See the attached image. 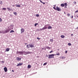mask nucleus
Here are the masks:
<instances>
[{
    "mask_svg": "<svg viewBox=\"0 0 78 78\" xmlns=\"http://www.w3.org/2000/svg\"><path fill=\"white\" fill-rule=\"evenodd\" d=\"M47 25H46L44 26V27L43 28V29L44 30L47 29Z\"/></svg>",
    "mask_w": 78,
    "mask_h": 78,
    "instance_id": "6",
    "label": "nucleus"
},
{
    "mask_svg": "<svg viewBox=\"0 0 78 78\" xmlns=\"http://www.w3.org/2000/svg\"><path fill=\"white\" fill-rule=\"evenodd\" d=\"M48 29H51L52 28V27H51V26H49L48 28Z\"/></svg>",
    "mask_w": 78,
    "mask_h": 78,
    "instance_id": "16",
    "label": "nucleus"
},
{
    "mask_svg": "<svg viewBox=\"0 0 78 78\" xmlns=\"http://www.w3.org/2000/svg\"><path fill=\"white\" fill-rule=\"evenodd\" d=\"M47 49H49V50L50 49V48L48 47H47Z\"/></svg>",
    "mask_w": 78,
    "mask_h": 78,
    "instance_id": "30",
    "label": "nucleus"
},
{
    "mask_svg": "<svg viewBox=\"0 0 78 78\" xmlns=\"http://www.w3.org/2000/svg\"><path fill=\"white\" fill-rule=\"evenodd\" d=\"M73 34H72L71 35V36H73Z\"/></svg>",
    "mask_w": 78,
    "mask_h": 78,
    "instance_id": "47",
    "label": "nucleus"
},
{
    "mask_svg": "<svg viewBox=\"0 0 78 78\" xmlns=\"http://www.w3.org/2000/svg\"><path fill=\"white\" fill-rule=\"evenodd\" d=\"M61 6L62 7H64L65 5H64V4H61Z\"/></svg>",
    "mask_w": 78,
    "mask_h": 78,
    "instance_id": "15",
    "label": "nucleus"
},
{
    "mask_svg": "<svg viewBox=\"0 0 78 78\" xmlns=\"http://www.w3.org/2000/svg\"><path fill=\"white\" fill-rule=\"evenodd\" d=\"M13 14H15V16H16V15L17 14V12H14Z\"/></svg>",
    "mask_w": 78,
    "mask_h": 78,
    "instance_id": "21",
    "label": "nucleus"
},
{
    "mask_svg": "<svg viewBox=\"0 0 78 78\" xmlns=\"http://www.w3.org/2000/svg\"><path fill=\"white\" fill-rule=\"evenodd\" d=\"M64 8H67V7L66 6H66H65Z\"/></svg>",
    "mask_w": 78,
    "mask_h": 78,
    "instance_id": "46",
    "label": "nucleus"
},
{
    "mask_svg": "<svg viewBox=\"0 0 78 78\" xmlns=\"http://www.w3.org/2000/svg\"><path fill=\"white\" fill-rule=\"evenodd\" d=\"M64 14H66V12H64Z\"/></svg>",
    "mask_w": 78,
    "mask_h": 78,
    "instance_id": "52",
    "label": "nucleus"
},
{
    "mask_svg": "<svg viewBox=\"0 0 78 78\" xmlns=\"http://www.w3.org/2000/svg\"><path fill=\"white\" fill-rule=\"evenodd\" d=\"M0 33H2V32L1 31H0Z\"/></svg>",
    "mask_w": 78,
    "mask_h": 78,
    "instance_id": "43",
    "label": "nucleus"
},
{
    "mask_svg": "<svg viewBox=\"0 0 78 78\" xmlns=\"http://www.w3.org/2000/svg\"><path fill=\"white\" fill-rule=\"evenodd\" d=\"M54 7H55L56 6V5H54Z\"/></svg>",
    "mask_w": 78,
    "mask_h": 78,
    "instance_id": "45",
    "label": "nucleus"
},
{
    "mask_svg": "<svg viewBox=\"0 0 78 78\" xmlns=\"http://www.w3.org/2000/svg\"><path fill=\"white\" fill-rule=\"evenodd\" d=\"M40 30H41V31H42V30H44V29H43V28H42V29H40Z\"/></svg>",
    "mask_w": 78,
    "mask_h": 78,
    "instance_id": "33",
    "label": "nucleus"
},
{
    "mask_svg": "<svg viewBox=\"0 0 78 78\" xmlns=\"http://www.w3.org/2000/svg\"><path fill=\"white\" fill-rule=\"evenodd\" d=\"M12 72H14V70H12Z\"/></svg>",
    "mask_w": 78,
    "mask_h": 78,
    "instance_id": "41",
    "label": "nucleus"
},
{
    "mask_svg": "<svg viewBox=\"0 0 78 78\" xmlns=\"http://www.w3.org/2000/svg\"><path fill=\"white\" fill-rule=\"evenodd\" d=\"M34 47V45L31 44H27V48H30H30H33V47Z\"/></svg>",
    "mask_w": 78,
    "mask_h": 78,
    "instance_id": "2",
    "label": "nucleus"
},
{
    "mask_svg": "<svg viewBox=\"0 0 78 78\" xmlns=\"http://www.w3.org/2000/svg\"><path fill=\"white\" fill-rule=\"evenodd\" d=\"M58 51H59V49H58Z\"/></svg>",
    "mask_w": 78,
    "mask_h": 78,
    "instance_id": "49",
    "label": "nucleus"
},
{
    "mask_svg": "<svg viewBox=\"0 0 78 78\" xmlns=\"http://www.w3.org/2000/svg\"><path fill=\"white\" fill-rule=\"evenodd\" d=\"M78 12V10L75 11V13H76V12Z\"/></svg>",
    "mask_w": 78,
    "mask_h": 78,
    "instance_id": "34",
    "label": "nucleus"
},
{
    "mask_svg": "<svg viewBox=\"0 0 78 78\" xmlns=\"http://www.w3.org/2000/svg\"><path fill=\"white\" fill-rule=\"evenodd\" d=\"M12 6H14V5H13Z\"/></svg>",
    "mask_w": 78,
    "mask_h": 78,
    "instance_id": "54",
    "label": "nucleus"
},
{
    "mask_svg": "<svg viewBox=\"0 0 78 78\" xmlns=\"http://www.w3.org/2000/svg\"><path fill=\"white\" fill-rule=\"evenodd\" d=\"M25 45H27V43H25Z\"/></svg>",
    "mask_w": 78,
    "mask_h": 78,
    "instance_id": "48",
    "label": "nucleus"
},
{
    "mask_svg": "<svg viewBox=\"0 0 78 78\" xmlns=\"http://www.w3.org/2000/svg\"><path fill=\"white\" fill-rule=\"evenodd\" d=\"M0 4H1V5H2V1H1V2H0Z\"/></svg>",
    "mask_w": 78,
    "mask_h": 78,
    "instance_id": "36",
    "label": "nucleus"
},
{
    "mask_svg": "<svg viewBox=\"0 0 78 78\" xmlns=\"http://www.w3.org/2000/svg\"><path fill=\"white\" fill-rule=\"evenodd\" d=\"M71 18H72V19H73V16H72Z\"/></svg>",
    "mask_w": 78,
    "mask_h": 78,
    "instance_id": "42",
    "label": "nucleus"
},
{
    "mask_svg": "<svg viewBox=\"0 0 78 78\" xmlns=\"http://www.w3.org/2000/svg\"><path fill=\"white\" fill-rule=\"evenodd\" d=\"M12 30V29L9 27L8 29H7V30H5V32L3 33L5 34V33H9V31H10V30Z\"/></svg>",
    "mask_w": 78,
    "mask_h": 78,
    "instance_id": "3",
    "label": "nucleus"
},
{
    "mask_svg": "<svg viewBox=\"0 0 78 78\" xmlns=\"http://www.w3.org/2000/svg\"><path fill=\"white\" fill-rule=\"evenodd\" d=\"M4 69L5 72H7V70H8V69H7V68L6 67H4Z\"/></svg>",
    "mask_w": 78,
    "mask_h": 78,
    "instance_id": "9",
    "label": "nucleus"
},
{
    "mask_svg": "<svg viewBox=\"0 0 78 78\" xmlns=\"http://www.w3.org/2000/svg\"><path fill=\"white\" fill-rule=\"evenodd\" d=\"M22 65H23V63H20L19 64H18V65H17V66H22Z\"/></svg>",
    "mask_w": 78,
    "mask_h": 78,
    "instance_id": "10",
    "label": "nucleus"
},
{
    "mask_svg": "<svg viewBox=\"0 0 78 78\" xmlns=\"http://www.w3.org/2000/svg\"><path fill=\"white\" fill-rule=\"evenodd\" d=\"M78 27H77V29L78 30Z\"/></svg>",
    "mask_w": 78,
    "mask_h": 78,
    "instance_id": "51",
    "label": "nucleus"
},
{
    "mask_svg": "<svg viewBox=\"0 0 78 78\" xmlns=\"http://www.w3.org/2000/svg\"><path fill=\"white\" fill-rule=\"evenodd\" d=\"M67 53V51H65V53Z\"/></svg>",
    "mask_w": 78,
    "mask_h": 78,
    "instance_id": "40",
    "label": "nucleus"
},
{
    "mask_svg": "<svg viewBox=\"0 0 78 78\" xmlns=\"http://www.w3.org/2000/svg\"><path fill=\"white\" fill-rule=\"evenodd\" d=\"M75 3L76 4V2H75Z\"/></svg>",
    "mask_w": 78,
    "mask_h": 78,
    "instance_id": "50",
    "label": "nucleus"
},
{
    "mask_svg": "<svg viewBox=\"0 0 78 78\" xmlns=\"http://www.w3.org/2000/svg\"><path fill=\"white\" fill-rule=\"evenodd\" d=\"M27 67L28 69H30V68H31V65H28Z\"/></svg>",
    "mask_w": 78,
    "mask_h": 78,
    "instance_id": "17",
    "label": "nucleus"
},
{
    "mask_svg": "<svg viewBox=\"0 0 78 78\" xmlns=\"http://www.w3.org/2000/svg\"><path fill=\"white\" fill-rule=\"evenodd\" d=\"M46 57H48V55H46Z\"/></svg>",
    "mask_w": 78,
    "mask_h": 78,
    "instance_id": "44",
    "label": "nucleus"
},
{
    "mask_svg": "<svg viewBox=\"0 0 78 78\" xmlns=\"http://www.w3.org/2000/svg\"><path fill=\"white\" fill-rule=\"evenodd\" d=\"M76 17H78V16H76Z\"/></svg>",
    "mask_w": 78,
    "mask_h": 78,
    "instance_id": "53",
    "label": "nucleus"
},
{
    "mask_svg": "<svg viewBox=\"0 0 78 78\" xmlns=\"http://www.w3.org/2000/svg\"><path fill=\"white\" fill-rule=\"evenodd\" d=\"M16 59L17 61H20L21 58H20L19 57H16Z\"/></svg>",
    "mask_w": 78,
    "mask_h": 78,
    "instance_id": "11",
    "label": "nucleus"
},
{
    "mask_svg": "<svg viewBox=\"0 0 78 78\" xmlns=\"http://www.w3.org/2000/svg\"><path fill=\"white\" fill-rule=\"evenodd\" d=\"M47 63H45L43 64V66H46L47 65Z\"/></svg>",
    "mask_w": 78,
    "mask_h": 78,
    "instance_id": "26",
    "label": "nucleus"
},
{
    "mask_svg": "<svg viewBox=\"0 0 78 78\" xmlns=\"http://www.w3.org/2000/svg\"><path fill=\"white\" fill-rule=\"evenodd\" d=\"M37 39H38V40H40V38L38 37L37 38Z\"/></svg>",
    "mask_w": 78,
    "mask_h": 78,
    "instance_id": "37",
    "label": "nucleus"
},
{
    "mask_svg": "<svg viewBox=\"0 0 78 78\" xmlns=\"http://www.w3.org/2000/svg\"><path fill=\"white\" fill-rule=\"evenodd\" d=\"M60 54L59 53V52H58V53L56 55H57L58 56L60 55Z\"/></svg>",
    "mask_w": 78,
    "mask_h": 78,
    "instance_id": "24",
    "label": "nucleus"
},
{
    "mask_svg": "<svg viewBox=\"0 0 78 78\" xmlns=\"http://www.w3.org/2000/svg\"><path fill=\"white\" fill-rule=\"evenodd\" d=\"M61 37H62V38H64L65 37V36L64 35H61Z\"/></svg>",
    "mask_w": 78,
    "mask_h": 78,
    "instance_id": "18",
    "label": "nucleus"
},
{
    "mask_svg": "<svg viewBox=\"0 0 78 78\" xmlns=\"http://www.w3.org/2000/svg\"><path fill=\"white\" fill-rule=\"evenodd\" d=\"M53 8L55 9V10H56V11H61V9L59 7H58V6H57L56 7V8H55V7H54Z\"/></svg>",
    "mask_w": 78,
    "mask_h": 78,
    "instance_id": "1",
    "label": "nucleus"
},
{
    "mask_svg": "<svg viewBox=\"0 0 78 78\" xmlns=\"http://www.w3.org/2000/svg\"><path fill=\"white\" fill-rule=\"evenodd\" d=\"M38 25V23H36L35 24H34V26H35V27H36V25Z\"/></svg>",
    "mask_w": 78,
    "mask_h": 78,
    "instance_id": "27",
    "label": "nucleus"
},
{
    "mask_svg": "<svg viewBox=\"0 0 78 78\" xmlns=\"http://www.w3.org/2000/svg\"><path fill=\"white\" fill-rule=\"evenodd\" d=\"M6 8H2V10H6Z\"/></svg>",
    "mask_w": 78,
    "mask_h": 78,
    "instance_id": "28",
    "label": "nucleus"
},
{
    "mask_svg": "<svg viewBox=\"0 0 78 78\" xmlns=\"http://www.w3.org/2000/svg\"><path fill=\"white\" fill-rule=\"evenodd\" d=\"M2 19L0 18V22H2Z\"/></svg>",
    "mask_w": 78,
    "mask_h": 78,
    "instance_id": "35",
    "label": "nucleus"
},
{
    "mask_svg": "<svg viewBox=\"0 0 78 78\" xmlns=\"http://www.w3.org/2000/svg\"><path fill=\"white\" fill-rule=\"evenodd\" d=\"M2 63H5V62H4L3 61H2Z\"/></svg>",
    "mask_w": 78,
    "mask_h": 78,
    "instance_id": "38",
    "label": "nucleus"
},
{
    "mask_svg": "<svg viewBox=\"0 0 78 78\" xmlns=\"http://www.w3.org/2000/svg\"><path fill=\"white\" fill-rule=\"evenodd\" d=\"M14 30H11L10 31V33H14Z\"/></svg>",
    "mask_w": 78,
    "mask_h": 78,
    "instance_id": "23",
    "label": "nucleus"
},
{
    "mask_svg": "<svg viewBox=\"0 0 78 78\" xmlns=\"http://www.w3.org/2000/svg\"><path fill=\"white\" fill-rule=\"evenodd\" d=\"M62 57L61 56L60 57V59H65L66 58V57H64V56H63ZM62 57V58H61Z\"/></svg>",
    "mask_w": 78,
    "mask_h": 78,
    "instance_id": "13",
    "label": "nucleus"
},
{
    "mask_svg": "<svg viewBox=\"0 0 78 78\" xmlns=\"http://www.w3.org/2000/svg\"><path fill=\"white\" fill-rule=\"evenodd\" d=\"M50 41L52 42L53 41V40L52 39H50Z\"/></svg>",
    "mask_w": 78,
    "mask_h": 78,
    "instance_id": "22",
    "label": "nucleus"
},
{
    "mask_svg": "<svg viewBox=\"0 0 78 78\" xmlns=\"http://www.w3.org/2000/svg\"><path fill=\"white\" fill-rule=\"evenodd\" d=\"M7 9H8V11H12V9H11L10 8H7Z\"/></svg>",
    "mask_w": 78,
    "mask_h": 78,
    "instance_id": "12",
    "label": "nucleus"
},
{
    "mask_svg": "<svg viewBox=\"0 0 78 78\" xmlns=\"http://www.w3.org/2000/svg\"><path fill=\"white\" fill-rule=\"evenodd\" d=\"M68 45H69V46L72 45V44H71V43H68Z\"/></svg>",
    "mask_w": 78,
    "mask_h": 78,
    "instance_id": "25",
    "label": "nucleus"
},
{
    "mask_svg": "<svg viewBox=\"0 0 78 78\" xmlns=\"http://www.w3.org/2000/svg\"><path fill=\"white\" fill-rule=\"evenodd\" d=\"M51 52H53V51H51L50 52V53H51Z\"/></svg>",
    "mask_w": 78,
    "mask_h": 78,
    "instance_id": "39",
    "label": "nucleus"
},
{
    "mask_svg": "<svg viewBox=\"0 0 78 78\" xmlns=\"http://www.w3.org/2000/svg\"><path fill=\"white\" fill-rule=\"evenodd\" d=\"M36 17H39V14H36Z\"/></svg>",
    "mask_w": 78,
    "mask_h": 78,
    "instance_id": "32",
    "label": "nucleus"
},
{
    "mask_svg": "<svg viewBox=\"0 0 78 78\" xmlns=\"http://www.w3.org/2000/svg\"><path fill=\"white\" fill-rule=\"evenodd\" d=\"M24 29H23V28H22L21 29V34H22V33H24Z\"/></svg>",
    "mask_w": 78,
    "mask_h": 78,
    "instance_id": "8",
    "label": "nucleus"
},
{
    "mask_svg": "<svg viewBox=\"0 0 78 78\" xmlns=\"http://www.w3.org/2000/svg\"><path fill=\"white\" fill-rule=\"evenodd\" d=\"M67 16H68V17H69V16H70V14H69V13H68L67 14Z\"/></svg>",
    "mask_w": 78,
    "mask_h": 78,
    "instance_id": "31",
    "label": "nucleus"
},
{
    "mask_svg": "<svg viewBox=\"0 0 78 78\" xmlns=\"http://www.w3.org/2000/svg\"><path fill=\"white\" fill-rule=\"evenodd\" d=\"M6 51H9V48H7L6 49Z\"/></svg>",
    "mask_w": 78,
    "mask_h": 78,
    "instance_id": "14",
    "label": "nucleus"
},
{
    "mask_svg": "<svg viewBox=\"0 0 78 78\" xmlns=\"http://www.w3.org/2000/svg\"><path fill=\"white\" fill-rule=\"evenodd\" d=\"M16 6L17 7H20V5H16Z\"/></svg>",
    "mask_w": 78,
    "mask_h": 78,
    "instance_id": "19",
    "label": "nucleus"
},
{
    "mask_svg": "<svg viewBox=\"0 0 78 78\" xmlns=\"http://www.w3.org/2000/svg\"><path fill=\"white\" fill-rule=\"evenodd\" d=\"M54 56H55V55L54 54L49 55L48 57L49 59H50L51 58H54Z\"/></svg>",
    "mask_w": 78,
    "mask_h": 78,
    "instance_id": "4",
    "label": "nucleus"
},
{
    "mask_svg": "<svg viewBox=\"0 0 78 78\" xmlns=\"http://www.w3.org/2000/svg\"><path fill=\"white\" fill-rule=\"evenodd\" d=\"M39 0V1H40V2H41V3H43V4H44V5H45V2H42V1H41V0Z\"/></svg>",
    "mask_w": 78,
    "mask_h": 78,
    "instance_id": "20",
    "label": "nucleus"
},
{
    "mask_svg": "<svg viewBox=\"0 0 78 78\" xmlns=\"http://www.w3.org/2000/svg\"><path fill=\"white\" fill-rule=\"evenodd\" d=\"M64 5L65 6H67V3H65Z\"/></svg>",
    "mask_w": 78,
    "mask_h": 78,
    "instance_id": "29",
    "label": "nucleus"
},
{
    "mask_svg": "<svg viewBox=\"0 0 78 78\" xmlns=\"http://www.w3.org/2000/svg\"><path fill=\"white\" fill-rule=\"evenodd\" d=\"M17 54H20V55H22L23 54V53H24V51H17Z\"/></svg>",
    "mask_w": 78,
    "mask_h": 78,
    "instance_id": "5",
    "label": "nucleus"
},
{
    "mask_svg": "<svg viewBox=\"0 0 78 78\" xmlns=\"http://www.w3.org/2000/svg\"><path fill=\"white\" fill-rule=\"evenodd\" d=\"M25 53L26 54V55H28V54H31V53H32V52H25Z\"/></svg>",
    "mask_w": 78,
    "mask_h": 78,
    "instance_id": "7",
    "label": "nucleus"
}]
</instances>
